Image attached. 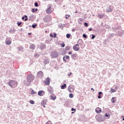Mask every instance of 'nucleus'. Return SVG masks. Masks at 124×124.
<instances>
[{
  "label": "nucleus",
  "instance_id": "obj_37",
  "mask_svg": "<svg viewBox=\"0 0 124 124\" xmlns=\"http://www.w3.org/2000/svg\"><path fill=\"white\" fill-rule=\"evenodd\" d=\"M25 21H28V16H25Z\"/></svg>",
  "mask_w": 124,
  "mask_h": 124
},
{
  "label": "nucleus",
  "instance_id": "obj_56",
  "mask_svg": "<svg viewBox=\"0 0 124 124\" xmlns=\"http://www.w3.org/2000/svg\"><path fill=\"white\" fill-rule=\"evenodd\" d=\"M75 13H77V12H75Z\"/></svg>",
  "mask_w": 124,
  "mask_h": 124
},
{
  "label": "nucleus",
  "instance_id": "obj_18",
  "mask_svg": "<svg viewBox=\"0 0 124 124\" xmlns=\"http://www.w3.org/2000/svg\"><path fill=\"white\" fill-rule=\"evenodd\" d=\"M30 49H35V46L34 44H31L30 46Z\"/></svg>",
  "mask_w": 124,
  "mask_h": 124
},
{
  "label": "nucleus",
  "instance_id": "obj_5",
  "mask_svg": "<svg viewBox=\"0 0 124 124\" xmlns=\"http://www.w3.org/2000/svg\"><path fill=\"white\" fill-rule=\"evenodd\" d=\"M73 49L74 51H79V50H80V46L79 45L76 44L73 46Z\"/></svg>",
  "mask_w": 124,
  "mask_h": 124
},
{
  "label": "nucleus",
  "instance_id": "obj_29",
  "mask_svg": "<svg viewBox=\"0 0 124 124\" xmlns=\"http://www.w3.org/2000/svg\"><path fill=\"white\" fill-rule=\"evenodd\" d=\"M61 46L63 48V47H64V46H65V44H64V43L63 44H61Z\"/></svg>",
  "mask_w": 124,
  "mask_h": 124
},
{
  "label": "nucleus",
  "instance_id": "obj_42",
  "mask_svg": "<svg viewBox=\"0 0 124 124\" xmlns=\"http://www.w3.org/2000/svg\"><path fill=\"white\" fill-rule=\"evenodd\" d=\"M71 110H72V111H76V109H74V108H71Z\"/></svg>",
  "mask_w": 124,
  "mask_h": 124
},
{
  "label": "nucleus",
  "instance_id": "obj_12",
  "mask_svg": "<svg viewBox=\"0 0 124 124\" xmlns=\"http://www.w3.org/2000/svg\"><path fill=\"white\" fill-rule=\"evenodd\" d=\"M71 58L73 60H77V54H73L71 55Z\"/></svg>",
  "mask_w": 124,
  "mask_h": 124
},
{
  "label": "nucleus",
  "instance_id": "obj_34",
  "mask_svg": "<svg viewBox=\"0 0 124 124\" xmlns=\"http://www.w3.org/2000/svg\"><path fill=\"white\" fill-rule=\"evenodd\" d=\"M31 11L32 13H34L35 12V9H32Z\"/></svg>",
  "mask_w": 124,
  "mask_h": 124
},
{
  "label": "nucleus",
  "instance_id": "obj_32",
  "mask_svg": "<svg viewBox=\"0 0 124 124\" xmlns=\"http://www.w3.org/2000/svg\"><path fill=\"white\" fill-rule=\"evenodd\" d=\"M84 26H85V27H88V26H89V25H88V23L85 22V23H84Z\"/></svg>",
  "mask_w": 124,
  "mask_h": 124
},
{
  "label": "nucleus",
  "instance_id": "obj_19",
  "mask_svg": "<svg viewBox=\"0 0 124 124\" xmlns=\"http://www.w3.org/2000/svg\"><path fill=\"white\" fill-rule=\"evenodd\" d=\"M66 88V84H64L63 85H62L61 86V89L62 90H63L64 89H65Z\"/></svg>",
  "mask_w": 124,
  "mask_h": 124
},
{
  "label": "nucleus",
  "instance_id": "obj_4",
  "mask_svg": "<svg viewBox=\"0 0 124 124\" xmlns=\"http://www.w3.org/2000/svg\"><path fill=\"white\" fill-rule=\"evenodd\" d=\"M44 22H51L52 21V17H51V16H46L44 18Z\"/></svg>",
  "mask_w": 124,
  "mask_h": 124
},
{
  "label": "nucleus",
  "instance_id": "obj_38",
  "mask_svg": "<svg viewBox=\"0 0 124 124\" xmlns=\"http://www.w3.org/2000/svg\"><path fill=\"white\" fill-rule=\"evenodd\" d=\"M83 37L84 38H87V35L85 34H83Z\"/></svg>",
  "mask_w": 124,
  "mask_h": 124
},
{
  "label": "nucleus",
  "instance_id": "obj_8",
  "mask_svg": "<svg viewBox=\"0 0 124 124\" xmlns=\"http://www.w3.org/2000/svg\"><path fill=\"white\" fill-rule=\"evenodd\" d=\"M46 103H47V99H44L41 102V105L43 106L44 108H45V105H46Z\"/></svg>",
  "mask_w": 124,
  "mask_h": 124
},
{
  "label": "nucleus",
  "instance_id": "obj_41",
  "mask_svg": "<svg viewBox=\"0 0 124 124\" xmlns=\"http://www.w3.org/2000/svg\"><path fill=\"white\" fill-rule=\"evenodd\" d=\"M72 54V51H69L68 52V55H71Z\"/></svg>",
  "mask_w": 124,
  "mask_h": 124
},
{
  "label": "nucleus",
  "instance_id": "obj_55",
  "mask_svg": "<svg viewBox=\"0 0 124 124\" xmlns=\"http://www.w3.org/2000/svg\"><path fill=\"white\" fill-rule=\"evenodd\" d=\"M72 31H74V30H72Z\"/></svg>",
  "mask_w": 124,
  "mask_h": 124
},
{
  "label": "nucleus",
  "instance_id": "obj_28",
  "mask_svg": "<svg viewBox=\"0 0 124 124\" xmlns=\"http://www.w3.org/2000/svg\"><path fill=\"white\" fill-rule=\"evenodd\" d=\"M46 124H52V122L48 121L46 123Z\"/></svg>",
  "mask_w": 124,
  "mask_h": 124
},
{
  "label": "nucleus",
  "instance_id": "obj_40",
  "mask_svg": "<svg viewBox=\"0 0 124 124\" xmlns=\"http://www.w3.org/2000/svg\"><path fill=\"white\" fill-rule=\"evenodd\" d=\"M105 116L106 117H108L109 118H110V115H109V114L108 115L107 114H106Z\"/></svg>",
  "mask_w": 124,
  "mask_h": 124
},
{
  "label": "nucleus",
  "instance_id": "obj_46",
  "mask_svg": "<svg viewBox=\"0 0 124 124\" xmlns=\"http://www.w3.org/2000/svg\"><path fill=\"white\" fill-rule=\"evenodd\" d=\"M98 98H101V96H100V95H99L98 96Z\"/></svg>",
  "mask_w": 124,
  "mask_h": 124
},
{
  "label": "nucleus",
  "instance_id": "obj_36",
  "mask_svg": "<svg viewBox=\"0 0 124 124\" xmlns=\"http://www.w3.org/2000/svg\"><path fill=\"white\" fill-rule=\"evenodd\" d=\"M95 38V35L92 34V39H93Z\"/></svg>",
  "mask_w": 124,
  "mask_h": 124
},
{
  "label": "nucleus",
  "instance_id": "obj_22",
  "mask_svg": "<svg viewBox=\"0 0 124 124\" xmlns=\"http://www.w3.org/2000/svg\"><path fill=\"white\" fill-rule=\"evenodd\" d=\"M65 50H66V51H69L70 50V46H66L65 47Z\"/></svg>",
  "mask_w": 124,
  "mask_h": 124
},
{
  "label": "nucleus",
  "instance_id": "obj_25",
  "mask_svg": "<svg viewBox=\"0 0 124 124\" xmlns=\"http://www.w3.org/2000/svg\"><path fill=\"white\" fill-rule=\"evenodd\" d=\"M31 94H35L36 93V92H35L34 90H32L31 91Z\"/></svg>",
  "mask_w": 124,
  "mask_h": 124
},
{
  "label": "nucleus",
  "instance_id": "obj_45",
  "mask_svg": "<svg viewBox=\"0 0 124 124\" xmlns=\"http://www.w3.org/2000/svg\"><path fill=\"white\" fill-rule=\"evenodd\" d=\"M89 31H92V28H89Z\"/></svg>",
  "mask_w": 124,
  "mask_h": 124
},
{
  "label": "nucleus",
  "instance_id": "obj_26",
  "mask_svg": "<svg viewBox=\"0 0 124 124\" xmlns=\"http://www.w3.org/2000/svg\"><path fill=\"white\" fill-rule=\"evenodd\" d=\"M71 36V34H66V37L67 38H70V36Z\"/></svg>",
  "mask_w": 124,
  "mask_h": 124
},
{
  "label": "nucleus",
  "instance_id": "obj_16",
  "mask_svg": "<svg viewBox=\"0 0 124 124\" xmlns=\"http://www.w3.org/2000/svg\"><path fill=\"white\" fill-rule=\"evenodd\" d=\"M105 16L104 14H102V15H100V14H98V17L99 18V19H102V18H103Z\"/></svg>",
  "mask_w": 124,
  "mask_h": 124
},
{
  "label": "nucleus",
  "instance_id": "obj_1",
  "mask_svg": "<svg viewBox=\"0 0 124 124\" xmlns=\"http://www.w3.org/2000/svg\"><path fill=\"white\" fill-rule=\"evenodd\" d=\"M8 84L11 88H16V87L18 86V82L16 80H12L8 82Z\"/></svg>",
  "mask_w": 124,
  "mask_h": 124
},
{
  "label": "nucleus",
  "instance_id": "obj_21",
  "mask_svg": "<svg viewBox=\"0 0 124 124\" xmlns=\"http://www.w3.org/2000/svg\"><path fill=\"white\" fill-rule=\"evenodd\" d=\"M111 11H113V9L111 7L108 8L106 11L107 12H111Z\"/></svg>",
  "mask_w": 124,
  "mask_h": 124
},
{
  "label": "nucleus",
  "instance_id": "obj_31",
  "mask_svg": "<svg viewBox=\"0 0 124 124\" xmlns=\"http://www.w3.org/2000/svg\"><path fill=\"white\" fill-rule=\"evenodd\" d=\"M69 17H70V16L66 15L65 16V19H68Z\"/></svg>",
  "mask_w": 124,
  "mask_h": 124
},
{
  "label": "nucleus",
  "instance_id": "obj_33",
  "mask_svg": "<svg viewBox=\"0 0 124 124\" xmlns=\"http://www.w3.org/2000/svg\"><path fill=\"white\" fill-rule=\"evenodd\" d=\"M34 6H36V7H37V6H38V3H37V2H35L34 3Z\"/></svg>",
  "mask_w": 124,
  "mask_h": 124
},
{
  "label": "nucleus",
  "instance_id": "obj_9",
  "mask_svg": "<svg viewBox=\"0 0 124 124\" xmlns=\"http://www.w3.org/2000/svg\"><path fill=\"white\" fill-rule=\"evenodd\" d=\"M38 95H39V96H43L44 95V91L41 90L38 92Z\"/></svg>",
  "mask_w": 124,
  "mask_h": 124
},
{
  "label": "nucleus",
  "instance_id": "obj_10",
  "mask_svg": "<svg viewBox=\"0 0 124 124\" xmlns=\"http://www.w3.org/2000/svg\"><path fill=\"white\" fill-rule=\"evenodd\" d=\"M95 111L96 113H97L98 114H99L101 113V108H100L99 107H97L95 108Z\"/></svg>",
  "mask_w": 124,
  "mask_h": 124
},
{
  "label": "nucleus",
  "instance_id": "obj_48",
  "mask_svg": "<svg viewBox=\"0 0 124 124\" xmlns=\"http://www.w3.org/2000/svg\"><path fill=\"white\" fill-rule=\"evenodd\" d=\"M37 10H38V9L37 8L35 9V12H36V11H37Z\"/></svg>",
  "mask_w": 124,
  "mask_h": 124
},
{
  "label": "nucleus",
  "instance_id": "obj_15",
  "mask_svg": "<svg viewBox=\"0 0 124 124\" xmlns=\"http://www.w3.org/2000/svg\"><path fill=\"white\" fill-rule=\"evenodd\" d=\"M5 43L6 45H10V44L12 43V42L10 41V40L6 39Z\"/></svg>",
  "mask_w": 124,
  "mask_h": 124
},
{
  "label": "nucleus",
  "instance_id": "obj_30",
  "mask_svg": "<svg viewBox=\"0 0 124 124\" xmlns=\"http://www.w3.org/2000/svg\"><path fill=\"white\" fill-rule=\"evenodd\" d=\"M30 103H31V104H33L34 103V101L32 100H30Z\"/></svg>",
  "mask_w": 124,
  "mask_h": 124
},
{
  "label": "nucleus",
  "instance_id": "obj_44",
  "mask_svg": "<svg viewBox=\"0 0 124 124\" xmlns=\"http://www.w3.org/2000/svg\"><path fill=\"white\" fill-rule=\"evenodd\" d=\"M99 95L102 94V92H100L98 93Z\"/></svg>",
  "mask_w": 124,
  "mask_h": 124
},
{
  "label": "nucleus",
  "instance_id": "obj_53",
  "mask_svg": "<svg viewBox=\"0 0 124 124\" xmlns=\"http://www.w3.org/2000/svg\"><path fill=\"white\" fill-rule=\"evenodd\" d=\"M72 114H74V112H72Z\"/></svg>",
  "mask_w": 124,
  "mask_h": 124
},
{
  "label": "nucleus",
  "instance_id": "obj_35",
  "mask_svg": "<svg viewBox=\"0 0 124 124\" xmlns=\"http://www.w3.org/2000/svg\"><path fill=\"white\" fill-rule=\"evenodd\" d=\"M17 25L18 26H20V25H22V22H19V21L17 22Z\"/></svg>",
  "mask_w": 124,
  "mask_h": 124
},
{
  "label": "nucleus",
  "instance_id": "obj_13",
  "mask_svg": "<svg viewBox=\"0 0 124 124\" xmlns=\"http://www.w3.org/2000/svg\"><path fill=\"white\" fill-rule=\"evenodd\" d=\"M68 91L69 93H73V92H74V88L69 86L68 87Z\"/></svg>",
  "mask_w": 124,
  "mask_h": 124
},
{
  "label": "nucleus",
  "instance_id": "obj_50",
  "mask_svg": "<svg viewBox=\"0 0 124 124\" xmlns=\"http://www.w3.org/2000/svg\"><path fill=\"white\" fill-rule=\"evenodd\" d=\"M28 34L31 35V33H28Z\"/></svg>",
  "mask_w": 124,
  "mask_h": 124
},
{
  "label": "nucleus",
  "instance_id": "obj_14",
  "mask_svg": "<svg viewBox=\"0 0 124 124\" xmlns=\"http://www.w3.org/2000/svg\"><path fill=\"white\" fill-rule=\"evenodd\" d=\"M50 97L52 100H55L56 98H57V96H56V95H55V94H52L50 95Z\"/></svg>",
  "mask_w": 124,
  "mask_h": 124
},
{
  "label": "nucleus",
  "instance_id": "obj_24",
  "mask_svg": "<svg viewBox=\"0 0 124 124\" xmlns=\"http://www.w3.org/2000/svg\"><path fill=\"white\" fill-rule=\"evenodd\" d=\"M69 98H73V94L72 93H70L69 95Z\"/></svg>",
  "mask_w": 124,
  "mask_h": 124
},
{
  "label": "nucleus",
  "instance_id": "obj_47",
  "mask_svg": "<svg viewBox=\"0 0 124 124\" xmlns=\"http://www.w3.org/2000/svg\"><path fill=\"white\" fill-rule=\"evenodd\" d=\"M50 36L51 37H53V34H52V33H50Z\"/></svg>",
  "mask_w": 124,
  "mask_h": 124
},
{
  "label": "nucleus",
  "instance_id": "obj_54",
  "mask_svg": "<svg viewBox=\"0 0 124 124\" xmlns=\"http://www.w3.org/2000/svg\"><path fill=\"white\" fill-rule=\"evenodd\" d=\"M123 121H124V117L123 118Z\"/></svg>",
  "mask_w": 124,
  "mask_h": 124
},
{
  "label": "nucleus",
  "instance_id": "obj_2",
  "mask_svg": "<svg viewBox=\"0 0 124 124\" xmlns=\"http://www.w3.org/2000/svg\"><path fill=\"white\" fill-rule=\"evenodd\" d=\"M27 79L28 82H29V83H31V82L34 80V76L33 75H29L27 76Z\"/></svg>",
  "mask_w": 124,
  "mask_h": 124
},
{
  "label": "nucleus",
  "instance_id": "obj_52",
  "mask_svg": "<svg viewBox=\"0 0 124 124\" xmlns=\"http://www.w3.org/2000/svg\"><path fill=\"white\" fill-rule=\"evenodd\" d=\"M46 33H47V31H45Z\"/></svg>",
  "mask_w": 124,
  "mask_h": 124
},
{
  "label": "nucleus",
  "instance_id": "obj_17",
  "mask_svg": "<svg viewBox=\"0 0 124 124\" xmlns=\"http://www.w3.org/2000/svg\"><path fill=\"white\" fill-rule=\"evenodd\" d=\"M78 45H81V44H83V40H82V39H79L78 41Z\"/></svg>",
  "mask_w": 124,
  "mask_h": 124
},
{
  "label": "nucleus",
  "instance_id": "obj_49",
  "mask_svg": "<svg viewBox=\"0 0 124 124\" xmlns=\"http://www.w3.org/2000/svg\"><path fill=\"white\" fill-rule=\"evenodd\" d=\"M24 19H25V16H23V17H22V20H24Z\"/></svg>",
  "mask_w": 124,
  "mask_h": 124
},
{
  "label": "nucleus",
  "instance_id": "obj_7",
  "mask_svg": "<svg viewBox=\"0 0 124 124\" xmlns=\"http://www.w3.org/2000/svg\"><path fill=\"white\" fill-rule=\"evenodd\" d=\"M50 78H47L46 81H45V84L46 86H49V85H50Z\"/></svg>",
  "mask_w": 124,
  "mask_h": 124
},
{
  "label": "nucleus",
  "instance_id": "obj_51",
  "mask_svg": "<svg viewBox=\"0 0 124 124\" xmlns=\"http://www.w3.org/2000/svg\"><path fill=\"white\" fill-rule=\"evenodd\" d=\"M92 91H94V90H93V88H91Z\"/></svg>",
  "mask_w": 124,
  "mask_h": 124
},
{
  "label": "nucleus",
  "instance_id": "obj_43",
  "mask_svg": "<svg viewBox=\"0 0 124 124\" xmlns=\"http://www.w3.org/2000/svg\"><path fill=\"white\" fill-rule=\"evenodd\" d=\"M71 74H72V73H70L69 74H68V76H69V77H70V75H71Z\"/></svg>",
  "mask_w": 124,
  "mask_h": 124
},
{
  "label": "nucleus",
  "instance_id": "obj_6",
  "mask_svg": "<svg viewBox=\"0 0 124 124\" xmlns=\"http://www.w3.org/2000/svg\"><path fill=\"white\" fill-rule=\"evenodd\" d=\"M63 60L65 62H69V56L64 55L63 57Z\"/></svg>",
  "mask_w": 124,
  "mask_h": 124
},
{
  "label": "nucleus",
  "instance_id": "obj_27",
  "mask_svg": "<svg viewBox=\"0 0 124 124\" xmlns=\"http://www.w3.org/2000/svg\"><path fill=\"white\" fill-rule=\"evenodd\" d=\"M36 26H37V25L36 24H35L34 25H32V28H33V29H34L36 27Z\"/></svg>",
  "mask_w": 124,
  "mask_h": 124
},
{
  "label": "nucleus",
  "instance_id": "obj_39",
  "mask_svg": "<svg viewBox=\"0 0 124 124\" xmlns=\"http://www.w3.org/2000/svg\"><path fill=\"white\" fill-rule=\"evenodd\" d=\"M56 36H57V34H56V33H54V38H56Z\"/></svg>",
  "mask_w": 124,
  "mask_h": 124
},
{
  "label": "nucleus",
  "instance_id": "obj_11",
  "mask_svg": "<svg viewBox=\"0 0 124 124\" xmlns=\"http://www.w3.org/2000/svg\"><path fill=\"white\" fill-rule=\"evenodd\" d=\"M37 75L38 77H43V72H42V71H40L37 74Z\"/></svg>",
  "mask_w": 124,
  "mask_h": 124
},
{
  "label": "nucleus",
  "instance_id": "obj_20",
  "mask_svg": "<svg viewBox=\"0 0 124 124\" xmlns=\"http://www.w3.org/2000/svg\"><path fill=\"white\" fill-rule=\"evenodd\" d=\"M115 100H117V99H116V97H113L112 98L111 102H112V103H115V102H116V101H115Z\"/></svg>",
  "mask_w": 124,
  "mask_h": 124
},
{
  "label": "nucleus",
  "instance_id": "obj_23",
  "mask_svg": "<svg viewBox=\"0 0 124 124\" xmlns=\"http://www.w3.org/2000/svg\"><path fill=\"white\" fill-rule=\"evenodd\" d=\"M116 91H117V89H116V90H114L112 88H111L110 91V93H116Z\"/></svg>",
  "mask_w": 124,
  "mask_h": 124
},
{
  "label": "nucleus",
  "instance_id": "obj_3",
  "mask_svg": "<svg viewBox=\"0 0 124 124\" xmlns=\"http://www.w3.org/2000/svg\"><path fill=\"white\" fill-rule=\"evenodd\" d=\"M54 12V8L51 7V6H48V8L46 9V13L47 14H51Z\"/></svg>",
  "mask_w": 124,
  "mask_h": 124
}]
</instances>
